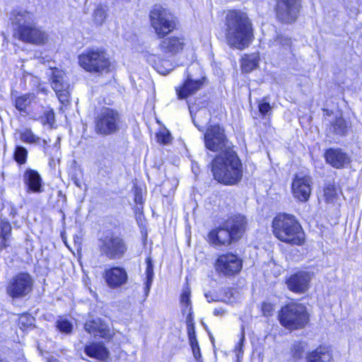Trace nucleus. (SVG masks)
<instances>
[{
  "instance_id": "obj_43",
  "label": "nucleus",
  "mask_w": 362,
  "mask_h": 362,
  "mask_svg": "<svg viewBox=\"0 0 362 362\" xmlns=\"http://www.w3.org/2000/svg\"><path fill=\"white\" fill-rule=\"evenodd\" d=\"M204 115L205 116H206V118L204 121L203 122H200L199 123L197 122L196 119H197V115H195V117L193 118V122H194V124H195V126L199 129V130H202V128H203L204 127V125L208 123L209 120V113H208V111L206 110V109H203V110H201L199 113H198V115Z\"/></svg>"
},
{
  "instance_id": "obj_34",
  "label": "nucleus",
  "mask_w": 362,
  "mask_h": 362,
  "mask_svg": "<svg viewBox=\"0 0 362 362\" xmlns=\"http://www.w3.org/2000/svg\"><path fill=\"white\" fill-rule=\"evenodd\" d=\"M13 156L18 164H25L28 158V151L25 147L18 145L16 146Z\"/></svg>"
},
{
  "instance_id": "obj_23",
  "label": "nucleus",
  "mask_w": 362,
  "mask_h": 362,
  "mask_svg": "<svg viewBox=\"0 0 362 362\" xmlns=\"http://www.w3.org/2000/svg\"><path fill=\"white\" fill-rule=\"evenodd\" d=\"M208 238L209 243L214 245H227L233 240L231 233L226 226V223L223 227L212 230Z\"/></svg>"
},
{
  "instance_id": "obj_22",
  "label": "nucleus",
  "mask_w": 362,
  "mask_h": 362,
  "mask_svg": "<svg viewBox=\"0 0 362 362\" xmlns=\"http://www.w3.org/2000/svg\"><path fill=\"white\" fill-rule=\"evenodd\" d=\"M84 352L91 358L90 362H107L109 358L107 349L101 343H91L86 345Z\"/></svg>"
},
{
  "instance_id": "obj_1",
  "label": "nucleus",
  "mask_w": 362,
  "mask_h": 362,
  "mask_svg": "<svg viewBox=\"0 0 362 362\" xmlns=\"http://www.w3.org/2000/svg\"><path fill=\"white\" fill-rule=\"evenodd\" d=\"M226 39L233 47L243 49L252 41V23L247 15L238 10L229 11L226 17Z\"/></svg>"
},
{
  "instance_id": "obj_14",
  "label": "nucleus",
  "mask_w": 362,
  "mask_h": 362,
  "mask_svg": "<svg viewBox=\"0 0 362 362\" xmlns=\"http://www.w3.org/2000/svg\"><path fill=\"white\" fill-rule=\"evenodd\" d=\"M50 81L53 90L62 104L68 103L69 100V85L65 80L64 72L57 68H50Z\"/></svg>"
},
{
  "instance_id": "obj_11",
  "label": "nucleus",
  "mask_w": 362,
  "mask_h": 362,
  "mask_svg": "<svg viewBox=\"0 0 362 362\" xmlns=\"http://www.w3.org/2000/svg\"><path fill=\"white\" fill-rule=\"evenodd\" d=\"M33 286V279L28 273H20L12 278L6 287L7 294L13 298H23Z\"/></svg>"
},
{
  "instance_id": "obj_37",
  "label": "nucleus",
  "mask_w": 362,
  "mask_h": 362,
  "mask_svg": "<svg viewBox=\"0 0 362 362\" xmlns=\"http://www.w3.org/2000/svg\"><path fill=\"white\" fill-rule=\"evenodd\" d=\"M259 112L262 116L270 115L272 112V107L267 101V98L259 100L258 102Z\"/></svg>"
},
{
  "instance_id": "obj_44",
  "label": "nucleus",
  "mask_w": 362,
  "mask_h": 362,
  "mask_svg": "<svg viewBox=\"0 0 362 362\" xmlns=\"http://www.w3.org/2000/svg\"><path fill=\"white\" fill-rule=\"evenodd\" d=\"M187 318H188V321H187V334H188L189 341V343L197 341V339L196 338L194 326L193 323H192L189 321V317H187Z\"/></svg>"
},
{
  "instance_id": "obj_18",
  "label": "nucleus",
  "mask_w": 362,
  "mask_h": 362,
  "mask_svg": "<svg viewBox=\"0 0 362 362\" xmlns=\"http://www.w3.org/2000/svg\"><path fill=\"white\" fill-rule=\"evenodd\" d=\"M311 275L308 272H299L291 275L286 280V285L290 291L296 293H303L309 288Z\"/></svg>"
},
{
  "instance_id": "obj_52",
  "label": "nucleus",
  "mask_w": 362,
  "mask_h": 362,
  "mask_svg": "<svg viewBox=\"0 0 362 362\" xmlns=\"http://www.w3.org/2000/svg\"><path fill=\"white\" fill-rule=\"evenodd\" d=\"M9 215L12 217H14L17 214V209L14 204H9Z\"/></svg>"
},
{
  "instance_id": "obj_6",
  "label": "nucleus",
  "mask_w": 362,
  "mask_h": 362,
  "mask_svg": "<svg viewBox=\"0 0 362 362\" xmlns=\"http://www.w3.org/2000/svg\"><path fill=\"white\" fill-rule=\"evenodd\" d=\"M78 64L93 74H103L110 70L111 62L107 53L101 49H89L78 56Z\"/></svg>"
},
{
  "instance_id": "obj_16",
  "label": "nucleus",
  "mask_w": 362,
  "mask_h": 362,
  "mask_svg": "<svg viewBox=\"0 0 362 362\" xmlns=\"http://www.w3.org/2000/svg\"><path fill=\"white\" fill-rule=\"evenodd\" d=\"M158 45L159 51L167 56H173L185 47V39L180 36L161 37Z\"/></svg>"
},
{
  "instance_id": "obj_42",
  "label": "nucleus",
  "mask_w": 362,
  "mask_h": 362,
  "mask_svg": "<svg viewBox=\"0 0 362 362\" xmlns=\"http://www.w3.org/2000/svg\"><path fill=\"white\" fill-rule=\"evenodd\" d=\"M324 196L327 202H333L336 196V189L332 185L327 186L324 189Z\"/></svg>"
},
{
  "instance_id": "obj_10",
  "label": "nucleus",
  "mask_w": 362,
  "mask_h": 362,
  "mask_svg": "<svg viewBox=\"0 0 362 362\" xmlns=\"http://www.w3.org/2000/svg\"><path fill=\"white\" fill-rule=\"evenodd\" d=\"M205 147L214 152L226 153L232 151V145L227 139L224 129L219 125H211L204 136Z\"/></svg>"
},
{
  "instance_id": "obj_24",
  "label": "nucleus",
  "mask_w": 362,
  "mask_h": 362,
  "mask_svg": "<svg viewBox=\"0 0 362 362\" xmlns=\"http://www.w3.org/2000/svg\"><path fill=\"white\" fill-rule=\"evenodd\" d=\"M246 220L242 215L234 216L226 221V226L232 234L233 240L239 239L245 232Z\"/></svg>"
},
{
  "instance_id": "obj_51",
  "label": "nucleus",
  "mask_w": 362,
  "mask_h": 362,
  "mask_svg": "<svg viewBox=\"0 0 362 362\" xmlns=\"http://www.w3.org/2000/svg\"><path fill=\"white\" fill-rule=\"evenodd\" d=\"M45 121L47 124L52 125L54 122V114L52 111L46 112Z\"/></svg>"
},
{
  "instance_id": "obj_46",
  "label": "nucleus",
  "mask_w": 362,
  "mask_h": 362,
  "mask_svg": "<svg viewBox=\"0 0 362 362\" xmlns=\"http://www.w3.org/2000/svg\"><path fill=\"white\" fill-rule=\"evenodd\" d=\"M158 141L163 144H168L170 141L171 137L168 132H160L158 135Z\"/></svg>"
},
{
  "instance_id": "obj_49",
  "label": "nucleus",
  "mask_w": 362,
  "mask_h": 362,
  "mask_svg": "<svg viewBox=\"0 0 362 362\" xmlns=\"http://www.w3.org/2000/svg\"><path fill=\"white\" fill-rule=\"evenodd\" d=\"M274 310V306L269 303H264L262 305V312L264 315L269 316L272 315Z\"/></svg>"
},
{
  "instance_id": "obj_54",
  "label": "nucleus",
  "mask_w": 362,
  "mask_h": 362,
  "mask_svg": "<svg viewBox=\"0 0 362 362\" xmlns=\"http://www.w3.org/2000/svg\"><path fill=\"white\" fill-rule=\"evenodd\" d=\"M8 240V239H4V238H1V243H0V249L1 250H3V249H5L8 247V244H7V241Z\"/></svg>"
},
{
  "instance_id": "obj_32",
  "label": "nucleus",
  "mask_w": 362,
  "mask_h": 362,
  "mask_svg": "<svg viewBox=\"0 0 362 362\" xmlns=\"http://www.w3.org/2000/svg\"><path fill=\"white\" fill-rule=\"evenodd\" d=\"M257 65V57L255 55H246L242 60V69L245 72H250Z\"/></svg>"
},
{
  "instance_id": "obj_20",
  "label": "nucleus",
  "mask_w": 362,
  "mask_h": 362,
  "mask_svg": "<svg viewBox=\"0 0 362 362\" xmlns=\"http://www.w3.org/2000/svg\"><path fill=\"white\" fill-rule=\"evenodd\" d=\"M23 180L27 192L40 193L43 191L42 179L37 171L30 168L26 169L23 175Z\"/></svg>"
},
{
  "instance_id": "obj_21",
  "label": "nucleus",
  "mask_w": 362,
  "mask_h": 362,
  "mask_svg": "<svg viewBox=\"0 0 362 362\" xmlns=\"http://www.w3.org/2000/svg\"><path fill=\"white\" fill-rule=\"evenodd\" d=\"M325 158L326 162L335 168H344L350 162V158L347 153L341 148H330L326 150Z\"/></svg>"
},
{
  "instance_id": "obj_53",
  "label": "nucleus",
  "mask_w": 362,
  "mask_h": 362,
  "mask_svg": "<svg viewBox=\"0 0 362 362\" xmlns=\"http://www.w3.org/2000/svg\"><path fill=\"white\" fill-rule=\"evenodd\" d=\"M225 310L223 308H216L214 310V314L216 316H221L224 315Z\"/></svg>"
},
{
  "instance_id": "obj_5",
  "label": "nucleus",
  "mask_w": 362,
  "mask_h": 362,
  "mask_svg": "<svg viewBox=\"0 0 362 362\" xmlns=\"http://www.w3.org/2000/svg\"><path fill=\"white\" fill-rule=\"evenodd\" d=\"M281 325L289 329L303 328L309 322V314L306 307L297 303L284 306L279 314Z\"/></svg>"
},
{
  "instance_id": "obj_12",
  "label": "nucleus",
  "mask_w": 362,
  "mask_h": 362,
  "mask_svg": "<svg viewBox=\"0 0 362 362\" xmlns=\"http://www.w3.org/2000/svg\"><path fill=\"white\" fill-rule=\"evenodd\" d=\"M301 8V0H276V18L284 23H292L298 18Z\"/></svg>"
},
{
  "instance_id": "obj_55",
  "label": "nucleus",
  "mask_w": 362,
  "mask_h": 362,
  "mask_svg": "<svg viewBox=\"0 0 362 362\" xmlns=\"http://www.w3.org/2000/svg\"><path fill=\"white\" fill-rule=\"evenodd\" d=\"M205 296H206V298L208 302H211V301L215 300L214 299L209 297L208 294H206Z\"/></svg>"
},
{
  "instance_id": "obj_50",
  "label": "nucleus",
  "mask_w": 362,
  "mask_h": 362,
  "mask_svg": "<svg viewBox=\"0 0 362 362\" xmlns=\"http://www.w3.org/2000/svg\"><path fill=\"white\" fill-rule=\"evenodd\" d=\"M134 202L137 204L141 205L143 204L141 191L138 187H136L134 190Z\"/></svg>"
},
{
  "instance_id": "obj_41",
  "label": "nucleus",
  "mask_w": 362,
  "mask_h": 362,
  "mask_svg": "<svg viewBox=\"0 0 362 362\" xmlns=\"http://www.w3.org/2000/svg\"><path fill=\"white\" fill-rule=\"evenodd\" d=\"M291 40L290 38L283 36L278 35L273 42L274 46H282V47H289L291 45Z\"/></svg>"
},
{
  "instance_id": "obj_31",
  "label": "nucleus",
  "mask_w": 362,
  "mask_h": 362,
  "mask_svg": "<svg viewBox=\"0 0 362 362\" xmlns=\"http://www.w3.org/2000/svg\"><path fill=\"white\" fill-rule=\"evenodd\" d=\"M307 344L304 341H295L291 348V356L294 360H298L303 357Z\"/></svg>"
},
{
  "instance_id": "obj_19",
  "label": "nucleus",
  "mask_w": 362,
  "mask_h": 362,
  "mask_svg": "<svg viewBox=\"0 0 362 362\" xmlns=\"http://www.w3.org/2000/svg\"><path fill=\"white\" fill-rule=\"evenodd\" d=\"M104 277L108 286L117 288L127 284L128 275L126 270L121 267H113L105 269Z\"/></svg>"
},
{
  "instance_id": "obj_33",
  "label": "nucleus",
  "mask_w": 362,
  "mask_h": 362,
  "mask_svg": "<svg viewBox=\"0 0 362 362\" xmlns=\"http://www.w3.org/2000/svg\"><path fill=\"white\" fill-rule=\"evenodd\" d=\"M190 291L188 288H186L183 290L182 293L180 298V303L182 307L183 313H187L188 312V317H190L191 315V301L189 298Z\"/></svg>"
},
{
  "instance_id": "obj_39",
  "label": "nucleus",
  "mask_w": 362,
  "mask_h": 362,
  "mask_svg": "<svg viewBox=\"0 0 362 362\" xmlns=\"http://www.w3.org/2000/svg\"><path fill=\"white\" fill-rule=\"evenodd\" d=\"M34 322V317L30 314H23L18 318V326L24 329L30 327Z\"/></svg>"
},
{
  "instance_id": "obj_4",
  "label": "nucleus",
  "mask_w": 362,
  "mask_h": 362,
  "mask_svg": "<svg viewBox=\"0 0 362 362\" xmlns=\"http://www.w3.org/2000/svg\"><path fill=\"white\" fill-rule=\"evenodd\" d=\"M272 231L279 240L296 245L304 243L305 235L296 218L287 214H279L272 221Z\"/></svg>"
},
{
  "instance_id": "obj_56",
  "label": "nucleus",
  "mask_w": 362,
  "mask_h": 362,
  "mask_svg": "<svg viewBox=\"0 0 362 362\" xmlns=\"http://www.w3.org/2000/svg\"><path fill=\"white\" fill-rule=\"evenodd\" d=\"M0 362H8V361L7 360H6L5 358L0 357Z\"/></svg>"
},
{
  "instance_id": "obj_26",
  "label": "nucleus",
  "mask_w": 362,
  "mask_h": 362,
  "mask_svg": "<svg viewBox=\"0 0 362 362\" xmlns=\"http://www.w3.org/2000/svg\"><path fill=\"white\" fill-rule=\"evenodd\" d=\"M20 140L28 144H35L42 146L45 151L47 149V141L42 139L40 136L35 135L30 128H24L17 131Z\"/></svg>"
},
{
  "instance_id": "obj_9",
  "label": "nucleus",
  "mask_w": 362,
  "mask_h": 362,
  "mask_svg": "<svg viewBox=\"0 0 362 362\" xmlns=\"http://www.w3.org/2000/svg\"><path fill=\"white\" fill-rule=\"evenodd\" d=\"M149 17L151 26L159 37L166 36L175 28L173 15L160 6H155Z\"/></svg>"
},
{
  "instance_id": "obj_35",
  "label": "nucleus",
  "mask_w": 362,
  "mask_h": 362,
  "mask_svg": "<svg viewBox=\"0 0 362 362\" xmlns=\"http://www.w3.org/2000/svg\"><path fill=\"white\" fill-rule=\"evenodd\" d=\"M241 296L240 293L236 289L227 288L225 291L223 301L228 304H234L237 303Z\"/></svg>"
},
{
  "instance_id": "obj_45",
  "label": "nucleus",
  "mask_w": 362,
  "mask_h": 362,
  "mask_svg": "<svg viewBox=\"0 0 362 362\" xmlns=\"http://www.w3.org/2000/svg\"><path fill=\"white\" fill-rule=\"evenodd\" d=\"M105 19V14L103 8H97L94 12V20L98 24H102Z\"/></svg>"
},
{
  "instance_id": "obj_25",
  "label": "nucleus",
  "mask_w": 362,
  "mask_h": 362,
  "mask_svg": "<svg viewBox=\"0 0 362 362\" xmlns=\"http://www.w3.org/2000/svg\"><path fill=\"white\" fill-rule=\"evenodd\" d=\"M84 329L89 334L105 338L110 334V329L105 323L100 319L88 321L84 325Z\"/></svg>"
},
{
  "instance_id": "obj_8",
  "label": "nucleus",
  "mask_w": 362,
  "mask_h": 362,
  "mask_svg": "<svg viewBox=\"0 0 362 362\" xmlns=\"http://www.w3.org/2000/svg\"><path fill=\"white\" fill-rule=\"evenodd\" d=\"M121 117L119 112L109 107H103L95 118V132L103 136H107L119 131Z\"/></svg>"
},
{
  "instance_id": "obj_28",
  "label": "nucleus",
  "mask_w": 362,
  "mask_h": 362,
  "mask_svg": "<svg viewBox=\"0 0 362 362\" xmlns=\"http://www.w3.org/2000/svg\"><path fill=\"white\" fill-rule=\"evenodd\" d=\"M145 57L147 62L149 64H151L154 67V69L160 74L165 75L172 70L171 64H170L168 62H165V63L167 64L168 66H163L160 63V61L157 62V59H159V57L155 54L146 52L145 54Z\"/></svg>"
},
{
  "instance_id": "obj_36",
  "label": "nucleus",
  "mask_w": 362,
  "mask_h": 362,
  "mask_svg": "<svg viewBox=\"0 0 362 362\" xmlns=\"http://www.w3.org/2000/svg\"><path fill=\"white\" fill-rule=\"evenodd\" d=\"M32 95L30 94L18 97L15 100V106L19 111H25L27 107L30 104Z\"/></svg>"
},
{
  "instance_id": "obj_29",
  "label": "nucleus",
  "mask_w": 362,
  "mask_h": 362,
  "mask_svg": "<svg viewBox=\"0 0 362 362\" xmlns=\"http://www.w3.org/2000/svg\"><path fill=\"white\" fill-rule=\"evenodd\" d=\"M329 130L334 134L344 136L348 131L346 122L342 117H337L331 122Z\"/></svg>"
},
{
  "instance_id": "obj_17",
  "label": "nucleus",
  "mask_w": 362,
  "mask_h": 362,
  "mask_svg": "<svg viewBox=\"0 0 362 362\" xmlns=\"http://www.w3.org/2000/svg\"><path fill=\"white\" fill-rule=\"evenodd\" d=\"M204 77L195 78L188 73L182 85L175 88L176 93L179 99H185L191 95L194 94L203 86Z\"/></svg>"
},
{
  "instance_id": "obj_40",
  "label": "nucleus",
  "mask_w": 362,
  "mask_h": 362,
  "mask_svg": "<svg viewBox=\"0 0 362 362\" xmlns=\"http://www.w3.org/2000/svg\"><path fill=\"white\" fill-rule=\"evenodd\" d=\"M56 326L61 332L65 334H70L73 329L71 323L66 319L58 320Z\"/></svg>"
},
{
  "instance_id": "obj_48",
  "label": "nucleus",
  "mask_w": 362,
  "mask_h": 362,
  "mask_svg": "<svg viewBox=\"0 0 362 362\" xmlns=\"http://www.w3.org/2000/svg\"><path fill=\"white\" fill-rule=\"evenodd\" d=\"M189 344H190L192 351L193 352V355H194V358L197 360H199L201 357V353H200V349L199 346L198 341L191 342Z\"/></svg>"
},
{
  "instance_id": "obj_2",
  "label": "nucleus",
  "mask_w": 362,
  "mask_h": 362,
  "mask_svg": "<svg viewBox=\"0 0 362 362\" xmlns=\"http://www.w3.org/2000/svg\"><path fill=\"white\" fill-rule=\"evenodd\" d=\"M211 165L214 179L220 183L233 185L243 177L242 163L233 150L218 153Z\"/></svg>"
},
{
  "instance_id": "obj_7",
  "label": "nucleus",
  "mask_w": 362,
  "mask_h": 362,
  "mask_svg": "<svg viewBox=\"0 0 362 362\" xmlns=\"http://www.w3.org/2000/svg\"><path fill=\"white\" fill-rule=\"evenodd\" d=\"M98 248L101 255L107 259H119L126 254L127 245L121 236L109 232L99 238Z\"/></svg>"
},
{
  "instance_id": "obj_38",
  "label": "nucleus",
  "mask_w": 362,
  "mask_h": 362,
  "mask_svg": "<svg viewBox=\"0 0 362 362\" xmlns=\"http://www.w3.org/2000/svg\"><path fill=\"white\" fill-rule=\"evenodd\" d=\"M1 238L9 239L11 233V226L6 218L0 221Z\"/></svg>"
},
{
  "instance_id": "obj_30",
  "label": "nucleus",
  "mask_w": 362,
  "mask_h": 362,
  "mask_svg": "<svg viewBox=\"0 0 362 362\" xmlns=\"http://www.w3.org/2000/svg\"><path fill=\"white\" fill-rule=\"evenodd\" d=\"M146 279L144 282V293L145 296L147 297L149 294L151 287L153 283L154 276L153 272V264L151 257H147L146 259Z\"/></svg>"
},
{
  "instance_id": "obj_13",
  "label": "nucleus",
  "mask_w": 362,
  "mask_h": 362,
  "mask_svg": "<svg viewBox=\"0 0 362 362\" xmlns=\"http://www.w3.org/2000/svg\"><path fill=\"white\" fill-rule=\"evenodd\" d=\"M218 272L224 276H233L238 274L243 267L242 259L236 255L228 252L220 255L216 262Z\"/></svg>"
},
{
  "instance_id": "obj_3",
  "label": "nucleus",
  "mask_w": 362,
  "mask_h": 362,
  "mask_svg": "<svg viewBox=\"0 0 362 362\" xmlns=\"http://www.w3.org/2000/svg\"><path fill=\"white\" fill-rule=\"evenodd\" d=\"M11 20L12 25L16 26V34L21 41L38 45L47 42L48 34L36 25L33 13L25 10L14 11Z\"/></svg>"
},
{
  "instance_id": "obj_47",
  "label": "nucleus",
  "mask_w": 362,
  "mask_h": 362,
  "mask_svg": "<svg viewBox=\"0 0 362 362\" xmlns=\"http://www.w3.org/2000/svg\"><path fill=\"white\" fill-rule=\"evenodd\" d=\"M244 340H245V335H244V332L243 331L241 333V337H240V341H239L238 344L235 348V351L236 353V356H237L238 358H239L240 357V356L243 355V344Z\"/></svg>"
},
{
  "instance_id": "obj_27",
  "label": "nucleus",
  "mask_w": 362,
  "mask_h": 362,
  "mask_svg": "<svg viewBox=\"0 0 362 362\" xmlns=\"http://www.w3.org/2000/svg\"><path fill=\"white\" fill-rule=\"evenodd\" d=\"M330 351L323 346H320L307 356V362H332Z\"/></svg>"
},
{
  "instance_id": "obj_15",
  "label": "nucleus",
  "mask_w": 362,
  "mask_h": 362,
  "mask_svg": "<svg viewBox=\"0 0 362 362\" xmlns=\"http://www.w3.org/2000/svg\"><path fill=\"white\" fill-rule=\"evenodd\" d=\"M312 179L308 175H296L292 183L293 197L302 202H307L311 193Z\"/></svg>"
}]
</instances>
